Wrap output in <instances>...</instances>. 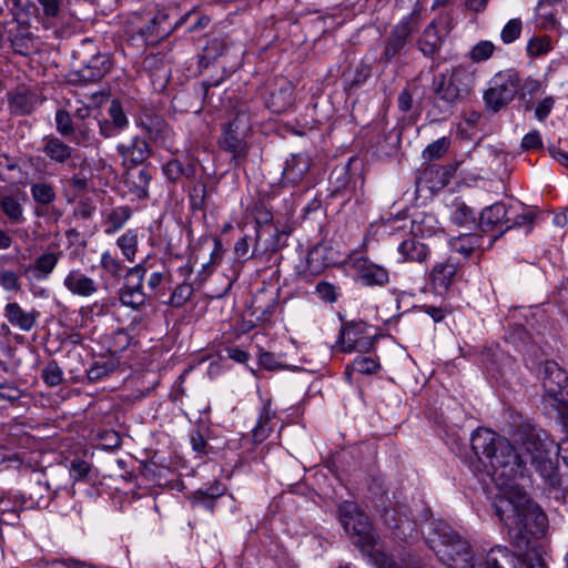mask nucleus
Instances as JSON below:
<instances>
[{
    "label": "nucleus",
    "mask_w": 568,
    "mask_h": 568,
    "mask_svg": "<svg viewBox=\"0 0 568 568\" xmlns=\"http://www.w3.org/2000/svg\"><path fill=\"white\" fill-rule=\"evenodd\" d=\"M131 212L126 206H119L111 211V213L106 217V234H112L115 231L120 230L125 222L130 219Z\"/></svg>",
    "instance_id": "nucleus-45"
},
{
    "label": "nucleus",
    "mask_w": 568,
    "mask_h": 568,
    "mask_svg": "<svg viewBox=\"0 0 568 568\" xmlns=\"http://www.w3.org/2000/svg\"><path fill=\"white\" fill-rule=\"evenodd\" d=\"M545 389L544 404L556 410L559 416L568 413V375L555 362H547L542 378Z\"/></svg>",
    "instance_id": "nucleus-6"
},
{
    "label": "nucleus",
    "mask_w": 568,
    "mask_h": 568,
    "mask_svg": "<svg viewBox=\"0 0 568 568\" xmlns=\"http://www.w3.org/2000/svg\"><path fill=\"white\" fill-rule=\"evenodd\" d=\"M193 14V10L182 16L174 26L160 27L152 23V17L149 19V24L139 29V33L143 37L145 42L155 43L159 39L168 37L173 29L181 27L186 19Z\"/></svg>",
    "instance_id": "nucleus-26"
},
{
    "label": "nucleus",
    "mask_w": 568,
    "mask_h": 568,
    "mask_svg": "<svg viewBox=\"0 0 568 568\" xmlns=\"http://www.w3.org/2000/svg\"><path fill=\"white\" fill-rule=\"evenodd\" d=\"M39 18L45 29L55 28L61 20L62 0H38Z\"/></svg>",
    "instance_id": "nucleus-29"
},
{
    "label": "nucleus",
    "mask_w": 568,
    "mask_h": 568,
    "mask_svg": "<svg viewBox=\"0 0 568 568\" xmlns=\"http://www.w3.org/2000/svg\"><path fill=\"white\" fill-rule=\"evenodd\" d=\"M100 266L103 272L112 278H121L124 272V264L115 253L104 251L101 254Z\"/></svg>",
    "instance_id": "nucleus-39"
},
{
    "label": "nucleus",
    "mask_w": 568,
    "mask_h": 568,
    "mask_svg": "<svg viewBox=\"0 0 568 568\" xmlns=\"http://www.w3.org/2000/svg\"><path fill=\"white\" fill-rule=\"evenodd\" d=\"M520 85V78L514 70H506L494 75L489 89L484 94L487 108L494 112L499 111L516 97Z\"/></svg>",
    "instance_id": "nucleus-7"
},
{
    "label": "nucleus",
    "mask_w": 568,
    "mask_h": 568,
    "mask_svg": "<svg viewBox=\"0 0 568 568\" xmlns=\"http://www.w3.org/2000/svg\"><path fill=\"white\" fill-rule=\"evenodd\" d=\"M509 528V535L511 538V545L516 551L521 555L526 552L531 545V537L544 535L546 523L542 527H538L534 520H528V525L523 526H507Z\"/></svg>",
    "instance_id": "nucleus-16"
},
{
    "label": "nucleus",
    "mask_w": 568,
    "mask_h": 568,
    "mask_svg": "<svg viewBox=\"0 0 568 568\" xmlns=\"http://www.w3.org/2000/svg\"><path fill=\"white\" fill-rule=\"evenodd\" d=\"M139 245V237L135 231L128 230L116 240V246L122 252L125 260L134 262Z\"/></svg>",
    "instance_id": "nucleus-38"
},
{
    "label": "nucleus",
    "mask_w": 568,
    "mask_h": 568,
    "mask_svg": "<svg viewBox=\"0 0 568 568\" xmlns=\"http://www.w3.org/2000/svg\"><path fill=\"white\" fill-rule=\"evenodd\" d=\"M74 138H73V141L78 144V145H82V146H89L92 144L93 140H94V136L92 134V130L91 128L89 126L88 123L85 122H75V133L72 134Z\"/></svg>",
    "instance_id": "nucleus-59"
},
{
    "label": "nucleus",
    "mask_w": 568,
    "mask_h": 568,
    "mask_svg": "<svg viewBox=\"0 0 568 568\" xmlns=\"http://www.w3.org/2000/svg\"><path fill=\"white\" fill-rule=\"evenodd\" d=\"M508 210L504 203L497 202L487 206L480 214L479 227L483 232L498 230L500 234L505 232V220L507 219Z\"/></svg>",
    "instance_id": "nucleus-22"
},
{
    "label": "nucleus",
    "mask_w": 568,
    "mask_h": 568,
    "mask_svg": "<svg viewBox=\"0 0 568 568\" xmlns=\"http://www.w3.org/2000/svg\"><path fill=\"white\" fill-rule=\"evenodd\" d=\"M274 416L275 414L271 410L270 404H265L260 414L257 424L252 430L254 443L260 444L268 438V436L273 432L272 419L274 418Z\"/></svg>",
    "instance_id": "nucleus-32"
},
{
    "label": "nucleus",
    "mask_w": 568,
    "mask_h": 568,
    "mask_svg": "<svg viewBox=\"0 0 568 568\" xmlns=\"http://www.w3.org/2000/svg\"><path fill=\"white\" fill-rule=\"evenodd\" d=\"M339 520L353 542L363 551L372 555L376 536L368 517L353 501H343L338 506Z\"/></svg>",
    "instance_id": "nucleus-5"
},
{
    "label": "nucleus",
    "mask_w": 568,
    "mask_h": 568,
    "mask_svg": "<svg viewBox=\"0 0 568 568\" xmlns=\"http://www.w3.org/2000/svg\"><path fill=\"white\" fill-rule=\"evenodd\" d=\"M64 287L73 295L90 297L99 290V284L79 268L69 271L63 280Z\"/></svg>",
    "instance_id": "nucleus-15"
},
{
    "label": "nucleus",
    "mask_w": 568,
    "mask_h": 568,
    "mask_svg": "<svg viewBox=\"0 0 568 568\" xmlns=\"http://www.w3.org/2000/svg\"><path fill=\"white\" fill-rule=\"evenodd\" d=\"M353 267L356 271L358 280L364 285H384L388 282L387 270L366 257L354 260Z\"/></svg>",
    "instance_id": "nucleus-14"
},
{
    "label": "nucleus",
    "mask_w": 568,
    "mask_h": 568,
    "mask_svg": "<svg viewBox=\"0 0 568 568\" xmlns=\"http://www.w3.org/2000/svg\"><path fill=\"white\" fill-rule=\"evenodd\" d=\"M27 395L26 389H21L17 383L4 381L0 383V402L9 406H18L21 398Z\"/></svg>",
    "instance_id": "nucleus-40"
},
{
    "label": "nucleus",
    "mask_w": 568,
    "mask_h": 568,
    "mask_svg": "<svg viewBox=\"0 0 568 568\" xmlns=\"http://www.w3.org/2000/svg\"><path fill=\"white\" fill-rule=\"evenodd\" d=\"M397 252L400 255V262L425 263L430 255L429 247L419 242L416 237L403 241L398 245Z\"/></svg>",
    "instance_id": "nucleus-24"
},
{
    "label": "nucleus",
    "mask_w": 568,
    "mask_h": 568,
    "mask_svg": "<svg viewBox=\"0 0 568 568\" xmlns=\"http://www.w3.org/2000/svg\"><path fill=\"white\" fill-rule=\"evenodd\" d=\"M0 285L6 292H20L21 281L17 272L12 270H2L0 272Z\"/></svg>",
    "instance_id": "nucleus-53"
},
{
    "label": "nucleus",
    "mask_w": 568,
    "mask_h": 568,
    "mask_svg": "<svg viewBox=\"0 0 568 568\" xmlns=\"http://www.w3.org/2000/svg\"><path fill=\"white\" fill-rule=\"evenodd\" d=\"M168 276L169 272L164 266L161 270L148 271L144 278H146V294H149V298H155L158 296Z\"/></svg>",
    "instance_id": "nucleus-43"
},
{
    "label": "nucleus",
    "mask_w": 568,
    "mask_h": 568,
    "mask_svg": "<svg viewBox=\"0 0 568 568\" xmlns=\"http://www.w3.org/2000/svg\"><path fill=\"white\" fill-rule=\"evenodd\" d=\"M293 104V89L290 84H285L271 93L267 106L274 113L285 112Z\"/></svg>",
    "instance_id": "nucleus-33"
},
{
    "label": "nucleus",
    "mask_w": 568,
    "mask_h": 568,
    "mask_svg": "<svg viewBox=\"0 0 568 568\" xmlns=\"http://www.w3.org/2000/svg\"><path fill=\"white\" fill-rule=\"evenodd\" d=\"M383 517L384 523L396 531L397 537L408 539L416 535V524L408 518H397L395 510H386Z\"/></svg>",
    "instance_id": "nucleus-30"
},
{
    "label": "nucleus",
    "mask_w": 568,
    "mask_h": 568,
    "mask_svg": "<svg viewBox=\"0 0 568 568\" xmlns=\"http://www.w3.org/2000/svg\"><path fill=\"white\" fill-rule=\"evenodd\" d=\"M116 151L124 162H130L133 166L142 164L151 154L148 142L140 136H134L128 143L118 144Z\"/></svg>",
    "instance_id": "nucleus-18"
},
{
    "label": "nucleus",
    "mask_w": 568,
    "mask_h": 568,
    "mask_svg": "<svg viewBox=\"0 0 568 568\" xmlns=\"http://www.w3.org/2000/svg\"><path fill=\"white\" fill-rule=\"evenodd\" d=\"M146 273L148 267L143 264H138L129 268L126 272V283L123 287L134 293H148L146 288L143 286V280Z\"/></svg>",
    "instance_id": "nucleus-41"
},
{
    "label": "nucleus",
    "mask_w": 568,
    "mask_h": 568,
    "mask_svg": "<svg viewBox=\"0 0 568 568\" xmlns=\"http://www.w3.org/2000/svg\"><path fill=\"white\" fill-rule=\"evenodd\" d=\"M470 445L478 459H486L490 465L491 477L496 484L505 485L511 478H524L526 463L529 462L549 493H554L556 498L561 497L562 480L554 457L557 455L555 444L542 438L539 432L530 430L526 434L520 453L506 438L487 428L476 429Z\"/></svg>",
    "instance_id": "nucleus-1"
},
{
    "label": "nucleus",
    "mask_w": 568,
    "mask_h": 568,
    "mask_svg": "<svg viewBox=\"0 0 568 568\" xmlns=\"http://www.w3.org/2000/svg\"><path fill=\"white\" fill-rule=\"evenodd\" d=\"M264 293L261 292L254 296L253 300V315H256V318L262 322L268 321L271 315L274 313L277 302L276 297L271 295L265 303H263Z\"/></svg>",
    "instance_id": "nucleus-37"
},
{
    "label": "nucleus",
    "mask_w": 568,
    "mask_h": 568,
    "mask_svg": "<svg viewBox=\"0 0 568 568\" xmlns=\"http://www.w3.org/2000/svg\"><path fill=\"white\" fill-rule=\"evenodd\" d=\"M114 371V365L111 363H95L89 371H88V378L91 382L100 381L108 375H110Z\"/></svg>",
    "instance_id": "nucleus-64"
},
{
    "label": "nucleus",
    "mask_w": 568,
    "mask_h": 568,
    "mask_svg": "<svg viewBox=\"0 0 568 568\" xmlns=\"http://www.w3.org/2000/svg\"><path fill=\"white\" fill-rule=\"evenodd\" d=\"M562 0H540L536 7V18L542 29H554L557 26L556 16Z\"/></svg>",
    "instance_id": "nucleus-28"
},
{
    "label": "nucleus",
    "mask_w": 568,
    "mask_h": 568,
    "mask_svg": "<svg viewBox=\"0 0 568 568\" xmlns=\"http://www.w3.org/2000/svg\"><path fill=\"white\" fill-rule=\"evenodd\" d=\"M449 182V175L445 168L439 165H429L420 174L418 183H425V185L432 190H440L445 187Z\"/></svg>",
    "instance_id": "nucleus-31"
},
{
    "label": "nucleus",
    "mask_w": 568,
    "mask_h": 568,
    "mask_svg": "<svg viewBox=\"0 0 568 568\" xmlns=\"http://www.w3.org/2000/svg\"><path fill=\"white\" fill-rule=\"evenodd\" d=\"M367 325L363 321L348 322L341 328L337 343L344 353H367L374 346V337L368 334Z\"/></svg>",
    "instance_id": "nucleus-9"
},
{
    "label": "nucleus",
    "mask_w": 568,
    "mask_h": 568,
    "mask_svg": "<svg viewBox=\"0 0 568 568\" xmlns=\"http://www.w3.org/2000/svg\"><path fill=\"white\" fill-rule=\"evenodd\" d=\"M3 316L11 326L28 333L37 327L40 312L34 307L26 310L18 302H8L3 307Z\"/></svg>",
    "instance_id": "nucleus-12"
},
{
    "label": "nucleus",
    "mask_w": 568,
    "mask_h": 568,
    "mask_svg": "<svg viewBox=\"0 0 568 568\" xmlns=\"http://www.w3.org/2000/svg\"><path fill=\"white\" fill-rule=\"evenodd\" d=\"M226 50L227 43L224 38H213L204 48V58L209 60L216 59L217 57L224 54Z\"/></svg>",
    "instance_id": "nucleus-60"
},
{
    "label": "nucleus",
    "mask_w": 568,
    "mask_h": 568,
    "mask_svg": "<svg viewBox=\"0 0 568 568\" xmlns=\"http://www.w3.org/2000/svg\"><path fill=\"white\" fill-rule=\"evenodd\" d=\"M518 479L511 478L505 485L496 484L500 493L494 498L495 515L506 526H527L528 520H534L538 527H542L547 520L545 514L517 484Z\"/></svg>",
    "instance_id": "nucleus-2"
},
{
    "label": "nucleus",
    "mask_w": 568,
    "mask_h": 568,
    "mask_svg": "<svg viewBox=\"0 0 568 568\" xmlns=\"http://www.w3.org/2000/svg\"><path fill=\"white\" fill-rule=\"evenodd\" d=\"M42 152L55 164H69L73 158V149L55 135H45L42 139Z\"/></svg>",
    "instance_id": "nucleus-19"
},
{
    "label": "nucleus",
    "mask_w": 568,
    "mask_h": 568,
    "mask_svg": "<svg viewBox=\"0 0 568 568\" xmlns=\"http://www.w3.org/2000/svg\"><path fill=\"white\" fill-rule=\"evenodd\" d=\"M481 244L483 239L476 233L459 234L449 240L450 251L463 255L465 258H468L476 250H479Z\"/></svg>",
    "instance_id": "nucleus-25"
},
{
    "label": "nucleus",
    "mask_w": 568,
    "mask_h": 568,
    "mask_svg": "<svg viewBox=\"0 0 568 568\" xmlns=\"http://www.w3.org/2000/svg\"><path fill=\"white\" fill-rule=\"evenodd\" d=\"M311 168V158L305 153L292 154L282 173L283 185L298 184Z\"/></svg>",
    "instance_id": "nucleus-17"
},
{
    "label": "nucleus",
    "mask_w": 568,
    "mask_h": 568,
    "mask_svg": "<svg viewBox=\"0 0 568 568\" xmlns=\"http://www.w3.org/2000/svg\"><path fill=\"white\" fill-rule=\"evenodd\" d=\"M494 49L495 47L490 41H480L473 48L470 58L476 62L487 60L493 54Z\"/></svg>",
    "instance_id": "nucleus-63"
},
{
    "label": "nucleus",
    "mask_w": 568,
    "mask_h": 568,
    "mask_svg": "<svg viewBox=\"0 0 568 568\" xmlns=\"http://www.w3.org/2000/svg\"><path fill=\"white\" fill-rule=\"evenodd\" d=\"M443 38L439 33L437 22L432 21L426 29L423 31L418 40V49L424 55H434L442 47Z\"/></svg>",
    "instance_id": "nucleus-27"
},
{
    "label": "nucleus",
    "mask_w": 568,
    "mask_h": 568,
    "mask_svg": "<svg viewBox=\"0 0 568 568\" xmlns=\"http://www.w3.org/2000/svg\"><path fill=\"white\" fill-rule=\"evenodd\" d=\"M248 133L224 128L223 133L219 140L221 149L232 154V161L236 166L242 165L248 154V144L246 142Z\"/></svg>",
    "instance_id": "nucleus-11"
},
{
    "label": "nucleus",
    "mask_w": 568,
    "mask_h": 568,
    "mask_svg": "<svg viewBox=\"0 0 568 568\" xmlns=\"http://www.w3.org/2000/svg\"><path fill=\"white\" fill-rule=\"evenodd\" d=\"M149 298V294L146 293H134L126 288H122L120 292V301L124 306H129L133 310H138L140 306L144 305L145 301Z\"/></svg>",
    "instance_id": "nucleus-56"
},
{
    "label": "nucleus",
    "mask_w": 568,
    "mask_h": 568,
    "mask_svg": "<svg viewBox=\"0 0 568 568\" xmlns=\"http://www.w3.org/2000/svg\"><path fill=\"white\" fill-rule=\"evenodd\" d=\"M329 254L331 248L325 245H316L311 248L306 256L304 275L316 276L321 274L332 262Z\"/></svg>",
    "instance_id": "nucleus-23"
},
{
    "label": "nucleus",
    "mask_w": 568,
    "mask_h": 568,
    "mask_svg": "<svg viewBox=\"0 0 568 568\" xmlns=\"http://www.w3.org/2000/svg\"><path fill=\"white\" fill-rule=\"evenodd\" d=\"M450 220L454 224L460 226L474 224L476 221L474 212L465 203H459L456 205L454 212L452 213Z\"/></svg>",
    "instance_id": "nucleus-51"
},
{
    "label": "nucleus",
    "mask_w": 568,
    "mask_h": 568,
    "mask_svg": "<svg viewBox=\"0 0 568 568\" xmlns=\"http://www.w3.org/2000/svg\"><path fill=\"white\" fill-rule=\"evenodd\" d=\"M0 207L11 223L20 224L24 222L23 207L17 195L8 194L1 196Z\"/></svg>",
    "instance_id": "nucleus-35"
},
{
    "label": "nucleus",
    "mask_w": 568,
    "mask_h": 568,
    "mask_svg": "<svg viewBox=\"0 0 568 568\" xmlns=\"http://www.w3.org/2000/svg\"><path fill=\"white\" fill-rule=\"evenodd\" d=\"M111 69V61L106 54H94L77 71L78 80L81 82H97L101 80Z\"/></svg>",
    "instance_id": "nucleus-20"
},
{
    "label": "nucleus",
    "mask_w": 568,
    "mask_h": 568,
    "mask_svg": "<svg viewBox=\"0 0 568 568\" xmlns=\"http://www.w3.org/2000/svg\"><path fill=\"white\" fill-rule=\"evenodd\" d=\"M474 84V73L464 67H455L450 71L439 73L432 82L433 103L440 112H449L464 100Z\"/></svg>",
    "instance_id": "nucleus-4"
},
{
    "label": "nucleus",
    "mask_w": 568,
    "mask_h": 568,
    "mask_svg": "<svg viewBox=\"0 0 568 568\" xmlns=\"http://www.w3.org/2000/svg\"><path fill=\"white\" fill-rule=\"evenodd\" d=\"M423 534L429 548L450 568H475L468 541L455 534L443 520L427 521Z\"/></svg>",
    "instance_id": "nucleus-3"
},
{
    "label": "nucleus",
    "mask_w": 568,
    "mask_h": 568,
    "mask_svg": "<svg viewBox=\"0 0 568 568\" xmlns=\"http://www.w3.org/2000/svg\"><path fill=\"white\" fill-rule=\"evenodd\" d=\"M417 26V16L409 14L397 23L390 31L385 43L382 60L389 63L400 58L407 49L410 37Z\"/></svg>",
    "instance_id": "nucleus-8"
},
{
    "label": "nucleus",
    "mask_w": 568,
    "mask_h": 568,
    "mask_svg": "<svg viewBox=\"0 0 568 568\" xmlns=\"http://www.w3.org/2000/svg\"><path fill=\"white\" fill-rule=\"evenodd\" d=\"M136 125L153 143L165 148L171 145L172 131L162 116L145 114L138 119Z\"/></svg>",
    "instance_id": "nucleus-13"
},
{
    "label": "nucleus",
    "mask_w": 568,
    "mask_h": 568,
    "mask_svg": "<svg viewBox=\"0 0 568 568\" xmlns=\"http://www.w3.org/2000/svg\"><path fill=\"white\" fill-rule=\"evenodd\" d=\"M369 75H371L369 65L361 61L356 64L349 65L343 72V81H344V84L348 89H352L354 87H358L359 84L364 83L368 79Z\"/></svg>",
    "instance_id": "nucleus-36"
},
{
    "label": "nucleus",
    "mask_w": 568,
    "mask_h": 568,
    "mask_svg": "<svg viewBox=\"0 0 568 568\" xmlns=\"http://www.w3.org/2000/svg\"><path fill=\"white\" fill-rule=\"evenodd\" d=\"M329 183L336 192L346 190L349 183L348 165L335 168L329 175Z\"/></svg>",
    "instance_id": "nucleus-57"
},
{
    "label": "nucleus",
    "mask_w": 568,
    "mask_h": 568,
    "mask_svg": "<svg viewBox=\"0 0 568 568\" xmlns=\"http://www.w3.org/2000/svg\"><path fill=\"white\" fill-rule=\"evenodd\" d=\"M91 471V465L82 459H74L70 465V476L74 481L83 480Z\"/></svg>",
    "instance_id": "nucleus-61"
},
{
    "label": "nucleus",
    "mask_w": 568,
    "mask_h": 568,
    "mask_svg": "<svg viewBox=\"0 0 568 568\" xmlns=\"http://www.w3.org/2000/svg\"><path fill=\"white\" fill-rule=\"evenodd\" d=\"M523 23L520 19H511L506 26L503 28L500 38L504 43H513L516 39L519 38L521 32Z\"/></svg>",
    "instance_id": "nucleus-58"
},
{
    "label": "nucleus",
    "mask_w": 568,
    "mask_h": 568,
    "mask_svg": "<svg viewBox=\"0 0 568 568\" xmlns=\"http://www.w3.org/2000/svg\"><path fill=\"white\" fill-rule=\"evenodd\" d=\"M59 262L58 253H44L38 256L32 266L29 268L33 272V277L37 280L47 278L55 268Z\"/></svg>",
    "instance_id": "nucleus-34"
},
{
    "label": "nucleus",
    "mask_w": 568,
    "mask_h": 568,
    "mask_svg": "<svg viewBox=\"0 0 568 568\" xmlns=\"http://www.w3.org/2000/svg\"><path fill=\"white\" fill-rule=\"evenodd\" d=\"M379 368V363L373 357L359 356L352 363V369L359 374H375Z\"/></svg>",
    "instance_id": "nucleus-52"
},
{
    "label": "nucleus",
    "mask_w": 568,
    "mask_h": 568,
    "mask_svg": "<svg viewBox=\"0 0 568 568\" xmlns=\"http://www.w3.org/2000/svg\"><path fill=\"white\" fill-rule=\"evenodd\" d=\"M57 132L61 136H71L75 133V123L71 114L64 109H58L54 115Z\"/></svg>",
    "instance_id": "nucleus-47"
},
{
    "label": "nucleus",
    "mask_w": 568,
    "mask_h": 568,
    "mask_svg": "<svg viewBox=\"0 0 568 568\" xmlns=\"http://www.w3.org/2000/svg\"><path fill=\"white\" fill-rule=\"evenodd\" d=\"M450 140L443 136L426 146L423 151V158L428 161L439 159L447 152Z\"/></svg>",
    "instance_id": "nucleus-48"
},
{
    "label": "nucleus",
    "mask_w": 568,
    "mask_h": 568,
    "mask_svg": "<svg viewBox=\"0 0 568 568\" xmlns=\"http://www.w3.org/2000/svg\"><path fill=\"white\" fill-rule=\"evenodd\" d=\"M152 175L148 169H140L136 173H130L128 176V182L132 184L133 192L139 197L148 196V187L151 182Z\"/></svg>",
    "instance_id": "nucleus-44"
},
{
    "label": "nucleus",
    "mask_w": 568,
    "mask_h": 568,
    "mask_svg": "<svg viewBox=\"0 0 568 568\" xmlns=\"http://www.w3.org/2000/svg\"><path fill=\"white\" fill-rule=\"evenodd\" d=\"M30 192L33 201L40 205H49L54 202L57 197L53 185L48 182L33 183L30 187Z\"/></svg>",
    "instance_id": "nucleus-42"
},
{
    "label": "nucleus",
    "mask_w": 568,
    "mask_h": 568,
    "mask_svg": "<svg viewBox=\"0 0 568 568\" xmlns=\"http://www.w3.org/2000/svg\"><path fill=\"white\" fill-rule=\"evenodd\" d=\"M551 49L550 38L547 36L534 37L527 44V52L529 55L538 57L546 54Z\"/></svg>",
    "instance_id": "nucleus-55"
},
{
    "label": "nucleus",
    "mask_w": 568,
    "mask_h": 568,
    "mask_svg": "<svg viewBox=\"0 0 568 568\" xmlns=\"http://www.w3.org/2000/svg\"><path fill=\"white\" fill-rule=\"evenodd\" d=\"M508 549L496 546L488 551L485 561L478 564V568H504V564L508 562Z\"/></svg>",
    "instance_id": "nucleus-46"
},
{
    "label": "nucleus",
    "mask_w": 568,
    "mask_h": 568,
    "mask_svg": "<svg viewBox=\"0 0 568 568\" xmlns=\"http://www.w3.org/2000/svg\"><path fill=\"white\" fill-rule=\"evenodd\" d=\"M42 379L50 387L58 386L62 383L63 372L55 361L49 362L43 368Z\"/></svg>",
    "instance_id": "nucleus-49"
},
{
    "label": "nucleus",
    "mask_w": 568,
    "mask_h": 568,
    "mask_svg": "<svg viewBox=\"0 0 568 568\" xmlns=\"http://www.w3.org/2000/svg\"><path fill=\"white\" fill-rule=\"evenodd\" d=\"M193 292L192 284L183 282L174 288L169 303L174 307H181L192 297Z\"/></svg>",
    "instance_id": "nucleus-50"
},
{
    "label": "nucleus",
    "mask_w": 568,
    "mask_h": 568,
    "mask_svg": "<svg viewBox=\"0 0 568 568\" xmlns=\"http://www.w3.org/2000/svg\"><path fill=\"white\" fill-rule=\"evenodd\" d=\"M272 214L268 211H258L256 215V244L252 255L262 252H276L278 250L280 237L284 232H280L272 222Z\"/></svg>",
    "instance_id": "nucleus-10"
},
{
    "label": "nucleus",
    "mask_w": 568,
    "mask_h": 568,
    "mask_svg": "<svg viewBox=\"0 0 568 568\" xmlns=\"http://www.w3.org/2000/svg\"><path fill=\"white\" fill-rule=\"evenodd\" d=\"M10 106L14 112L27 114L31 112V103L26 93H14L10 97Z\"/></svg>",
    "instance_id": "nucleus-62"
},
{
    "label": "nucleus",
    "mask_w": 568,
    "mask_h": 568,
    "mask_svg": "<svg viewBox=\"0 0 568 568\" xmlns=\"http://www.w3.org/2000/svg\"><path fill=\"white\" fill-rule=\"evenodd\" d=\"M110 122L113 123L121 131L129 124L128 118L123 111L121 103L118 100H113L108 109Z\"/></svg>",
    "instance_id": "nucleus-54"
},
{
    "label": "nucleus",
    "mask_w": 568,
    "mask_h": 568,
    "mask_svg": "<svg viewBox=\"0 0 568 568\" xmlns=\"http://www.w3.org/2000/svg\"><path fill=\"white\" fill-rule=\"evenodd\" d=\"M459 265L452 257L437 263L432 272L430 280L435 288L447 292L458 275Z\"/></svg>",
    "instance_id": "nucleus-21"
}]
</instances>
